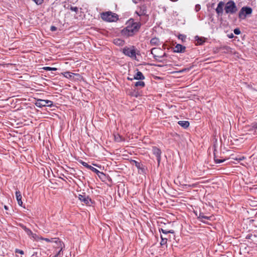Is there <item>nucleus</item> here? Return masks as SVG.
I'll use <instances>...</instances> for the list:
<instances>
[{
	"label": "nucleus",
	"instance_id": "f257e3e1",
	"mask_svg": "<svg viewBox=\"0 0 257 257\" xmlns=\"http://www.w3.org/2000/svg\"><path fill=\"white\" fill-rule=\"evenodd\" d=\"M126 27L121 30L120 34L126 38L133 37L139 31L141 24L140 22H135L133 19H130L126 23Z\"/></svg>",
	"mask_w": 257,
	"mask_h": 257
},
{
	"label": "nucleus",
	"instance_id": "f03ea898",
	"mask_svg": "<svg viewBox=\"0 0 257 257\" xmlns=\"http://www.w3.org/2000/svg\"><path fill=\"white\" fill-rule=\"evenodd\" d=\"M224 10L226 14H233L237 11V8L234 1H228L225 5Z\"/></svg>",
	"mask_w": 257,
	"mask_h": 257
},
{
	"label": "nucleus",
	"instance_id": "7ed1b4c3",
	"mask_svg": "<svg viewBox=\"0 0 257 257\" xmlns=\"http://www.w3.org/2000/svg\"><path fill=\"white\" fill-rule=\"evenodd\" d=\"M252 9L248 7H242L238 13V18L240 20H244L252 13Z\"/></svg>",
	"mask_w": 257,
	"mask_h": 257
},
{
	"label": "nucleus",
	"instance_id": "20e7f679",
	"mask_svg": "<svg viewBox=\"0 0 257 257\" xmlns=\"http://www.w3.org/2000/svg\"><path fill=\"white\" fill-rule=\"evenodd\" d=\"M101 18L102 20L109 22L116 21L118 19L117 16L111 12L102 13Z\"/></svg>",
	"mask_w": 257,
	"mask_h": 257
},
{
	"label": "nucleus",
	"instance_id": "39448f33",
	"mask_svg": "<svg viewBox=\"0 0 257 257\" xmlns=\"http://www.w3.org/2000/svg\"><path fill=\"white\" fill-rule=\"evenodd\" d=\"M122 52L125 55L130 57L133 59H136V52L134 47L133 49L125 47L123 49Z\"/></svg>",
	"mask_w": 257,
	"mask_h": 257
},
{
	"label": "nucleus",
	"instance_id": "423d86ee",
	"mask_svg": "<svg viewBox=\"0 0 257 257\" xmlns=\"http://www.w3.org/2000/svg\"><path fill=\"white\" fill-rule=\"evenodd\" d=\"M36 105L39 107L43 106H50L51 107L53 105L52 101L49 100L38 99L35 103Z\"/></svg>",
	"mask_w": 257,
	"mask_h": 257
},
{
	"label": "nucleus",
	"instance_id": "0eeeda50",
	"mask_svg": "<svg viewBox=\"0 0 257 257\" xmlns=\"http://www.w3.org/2000/svg\"><path fill=\"white\" fill-rule=\"evenodd\" d=\"M55 241V243L57 245V247L58 248H60V250L53 257H62L61 254V252L62 251L63 248L64 247V244L60 240L59 238H55L53 239Z\"/></svg>",
	"mask_w": 257,
	"mask_h": 257
},
{
	"label": "nucleus",
	"instance_id": "6e6552de",
	"mask_svg": "<svg viewBox=\"0 0 257 257\" xmlns=\"http://www.w3.org/2000/svg\"><path fill=\"white\" fill-rule=\"evenodd\" d=\"M78 198L81 202H84L87 205H90L92 203L91 199L88 197V196L86 195L85 193L79 195Z\"/></svg>",
	"mask_w": 257,
	"mask_h": 257
},
{
	"label": "nucleus",
	"instance_id": "1a4fd4ad",
	"mask_svg": "<svg viewBox=\"0 0 257 257\" xmlns=\"http://www.w3.org/2000/svg\"><path fill=\"white\" fill-rule=\"evenodd\" d=\"M152 152L154 155L157 157V162L158 165L160 164L161 159V154L162 152L160 149L157 148V147H153L152 148Z\"/></svg>",
	"mask_w": 257,
	"mask_h": 257
},
{
	"label": "nucleus",
	"instance_id": "9d476101",
	"mask_svg": "<svg viewBox=\"0 0 257 257\" xmlns=\"http://www.w3.org/2000/svg\"><path fill=\"white\" fill-rule=\"evenodd\" d=\"M161 50V49L157 48H153L151 49V53L153 55V57L157 60H159V58H162L164 57H167V54L166 53H164L163 55H156L157 51Z\"/></svg>",
	"mask_w": 257,
	"mask_h": 257
},
{
	"label": "nucleus",
	"instance_id": "9b49d317",
	"mask_svg": "<svg viewBox=\"0 0 257 257\" xmlns=\"http://www.w3.org/2000/svg\"><path fill=\"white\" fill-rule=\"evenodd\" d=\"M135 13L138 16H145L147 13V6L145 5L141 6L139 7V10L136 11Z\"/></svg>",
	"mask_w": 257,
	"mask_h": 257
},
{
	"label": "nucleus",
	"instance_id": "f8f14e48",
	"mask_svg": "<svg viewBox=\"0 0 257 257\" xmlns=\"http://www.w3.org/2000/svg\"><path fill=\"white\" fill-rule=\"evenodd\" d=\"M224 6V2L221 1L220 2L218 5L216 9H215L216 13L218 15H222L223 13V7Z\"/></svg>",
	"mask_w": 257,
	"mask_h": 257
},
{
	"label": "nucleus",
	"instance_id": "ddd939ff",
	"mask_svg": "<svg viewBox=\"0 0 257 257\" xmlns=\"http://www.w3.org/2000/svg\"><path fill=\"white\" fill-rule=\"evenodd\" d=\"M186 47L181 44H177L174 48V51L177 53H184Z\"/></svg>",
	"mask_w": 257,
	"mask_h": 257
},
{
	"label": "nucleus",
	"instance_id": "4468645a",
	"mask_svg": "<svg viewBox=\"0 0 257 257\" xmlns=\"http://www.w3.org/2000/svg\"><path fill=\"white\" fill-rule=\"evenodd\" d=\"M211 216H207L204 215L203 213H200L198 218L202 222L206 223V222L203 219L211 220Z\"/></svg>",
	"mask_w": 257,
	"mask_h": 257
},
{
	"label": "nucleus",
	"instance_id": "2eb2a0df",
	"mask_svg": "<svg viewBox=\"0 0 257 257\" xmlns=\"http://www.w3.org/2000/svg\"><path fill=\"white\" fill-rule=\"evenodd\" d=\"M16 196L18 204L20 206H22L23 202L22 201V195L21 192L19 191H16Z\"/></svg>",
	"mask_w": 257,
	"mask_h": 257
},
{
	"label": "nucleus",
	"instance_id": "dca6fc26",
	"mask_svg": "<svg viewBox=\"0 0 257 257\" xmlns=\"http://www.w3.org/2000/svg\"><path fill=\"white\" fill-rule=\"evenodd\" d=\"M133 79L142 80L145 79V76L143 75V73L141 72L138 71L134 75Z\"/></svg>",
	"mask_w": 257,
	"mask_h": 257
},
{
	"label": "nucleus",
	"instance_id": "f3484780",
	"mask_svg": "<svg viewBox=\"0 0 257 257\" xmlns=\"http://www.w3.org/2000/svg\"><path fill=\"white\" fill-rule=\"evenodd\" d=\"M150 43L152 46H159L161 44L159 39L156 37L151 39Z\"/></svg>",
	"mask_w": 257,
	"mask_h": 257
},
{
	"label": "nucleus",
	"instance_id": "a211bd4d",
	"mask_svg": "<svg viewBox=\"0 0 257 257\" xmlns=\"http://www.w3.org/2000/svg\"><path fill=\"white\" fill-rule=\"evenodd\" d=\"M178 124L184 128H187L189 126V122L188 121L180 120L178 121Z\"/></svg>",
	"mask_w": 257,
	"mask_h": 257
},
{
	"label": "nucleus",
	"instance_id": "6ab92c4d",
	"mask_svg": "<svg viewBox=\"0 0 257 257\" xmlns=\"http://www.w3.org/2000/svg\"><path fill=\"white\" fill-rule=\"evenodd\" d=\"M113 43L116 45L122 46L124 44V41H123L122 40L116 38L113 40Z\"/></svg>",
	"mask_w": 257,
	"mask_h": 257
},
{
	"label": "nucleus",
	"instance_id": "aec40b11",
	"mask_svg": "<svg viewBox=\"0 0 257 257\" xmlns=\"http://www.w3.org/2000/svg\"><path fill=\"white\" fill-rule=\"evenodd\" d=\"M133 162L138 169L142 170V171L144 170V166L142 164L135 160H133Z\"/></svg>",
	"mask_w": 257,
	"mask_h": 257
},
{
	"label": "nucleus",
	"instance_id": "412c9836",
	"mask_svg": "<svg viewBox=\"0 0 257 257\" xmlns=\"http://www.w3.org/2000/svg\"><path fill=\"white\" fill-rule=\"evenodd\" d=\"M159 231L161 232H162L164 234H167L168 233H174V230H167V229H164L163 228H160Z\"/></svg>",
	"mask_w": 257,
	"mask_h": 257
},
{
	"label": "nucleus",
	"instance_id": "4be33fe9",
	"mask_svg": "<svg viewBox=\"0 0 257 257\" xmlns=\"http://www.w3.org/2000/svg\"><path fill=\"white\" fill-rule=\"evenodd\" d=\"M76 75V74L70 72H65L63 74L64 77L69 79H72V77H73L74 75Z\"/></svg>",
	"mask_w": 257,
	"mask_h": 257
},
{
	"label": "nucleus",
	"instance_id": "5701e85b",
	"mask_svg": "<svg viewBox=\"0 0 257 257\" xmlns=\"http://www.w3.org/2000/svg\"><path fill=\"white\" fill-rule=\"evenodd\" d=\"M114 140L116 142H120L122 141H124V139L121 136H120L118 134H117L114 135Z\"/></svg>",
	"mask_w": 257,
	"mask_h": 257
},
{
	"label": "nucleus",
	"instance_id": "b1692460",
	"mask_svg": "<svg viewBox=\"0 0 257 257\" xmlns=\"http://www.w3.org/2000/svg\"><path fill=\"white\" fill-rule=\"evenodd\" d=\"M195 38L197 45H202L205 42L204 38H199L198 36H196Z\"/></svg>",
	"mask_w": 257,
	"mask_h": 257
},
{
	"label": "nucleus",
	"instance_id": "393cba45",
	"mask_svg": "<svg viewBox=\"0 0 257 257\" xmlns=\"http://www.w3.org/2000/svg\"><path fill=\"white\" fill-rule=\"evenodd\" d=\"M135 86L136 87H141V88H143V87H145V84L144 81H137L135 83Z\"/></svg>",
	"mask_w": 257,
	"mask_h": 257
},
{
	"label": "nucleus",
	"instance_id": "a878e982",
	"mask_svg": "<svg viewBox=\"0 0 257 257\" xmlns=\"http://www.w3.org/2000/svg\"><path fill=\"white\" fill-rule=\"evenodd\" d=\"M161 241L160 242V244L162 246L167 244V240L168 239V237H164L162 235H161Z\"/></svg>",
	"mask_w": 257,
	"mask_h": 257
},
{
	"label": "nucleus",
	"instance_id": "bb28decb",
	"mask_svg": "<svg viewBox=\"0 0 257 257\" xmlns=\"http://www.w3.org/2000/svg\"><path fill=\"white\" fill-rule=\"evenodd\" d=\"M89 170H90L91 171H92V172H93L94 173H96L98 175V174H103V173H101L99 171H98L97 169H96V168H94L93 167L91 166L90 165V168H88Z\"/></svg>",
	"mask_w": 257,
	"mask_h": 257
},
{
	"label": "nucleus",
	"instance_id": "cd10ccee",
	"mask_svg": "<svg viewBox=\"0 0 257 257\" xmlns=\"http://www.w3.org/2000/svg\"><path fill=\"white\" fill-rule=\"evenodd\" d=\"M44 70L47 71H56L57 70L56 68L50 67H45L43 68Z\"/></svg>",
	"mask_w": 257,
	"mask_h": 257
},
{
	"label": "nucleus",
	"instance_id": "c85d7f7f",
	"mask_svg": "<svg viewBox=\"0 0 257 257\" xmlns=\"http://www.w3.org/2000/svg\"><path fill=\"white\" fill-rule=\"evenodd\" d=\"M214 161L216 163V164H219V163H222L223 162L225 161V160L223 159V160H222V159H216V158H214Z\"/></svg>",
	"mask_w": 257,
	"mask_h": 257
},
{
	"label": "nucleus",
	"instance_id": "c756f323",
	"mask_svg": "<svg viewBox=\"0 0 257 257\" xmlns=\"http://www.w3.org/2000/svg\"><path fill=\"white\" fill-rule=\"evenodd\" d=\"M80 163L84 167L88 169L90 168V165H88L87 163L83 162L82 161H80Z\"/></svg>",
	"mask_w": 257,
	"mask_h": 257
},
{
	"label": "nucleus",
	"instance_id": "7c9ffc66",
	"mask_svg": "<svg viewBox=\"0 0 257 257\" xmlns=\"http://www.w3.org/2000/svg\"><path fill=\"white\" fill-rule=\"evenodd\" d=\"M55 238H53V239H54ZM42 240H45L47 242H55V241L54 240H52L53 238H51V239H50L48 238H41Z\"/></svg>",
	"mask_w": 257,
	"mask_h": 257
},
{
	"label": "nucleus",
	"instance_id": "2f4dec72",
	"mask_svg": "<svg viewBox=\"0 0 257 257\" xmlns=\"http://www.w3.org/2000/svg\"><path fill=\"white\" fill-rule=\"evenodd\" d=\"M191 68V67H189V68H184V69H182V70H180V72L181 73H182V72H186V71H189Z\"/></svg>",
	"mask_w": 257,
	"mask_h": 257
},
{
	"label": "nucleus",
	"instance_id": "473e14b6",
	"mask_svg": "<svg viewBox=\"0 0 257 257\" xmlns=\"http://www.w3.org/2000/svg\"><path fill=\"white\" fill-rule=\"evenodd\" d=\"M234 33L235 34V35H239L240 34V31L239 30V29L238 28H236L234 30Z\"/></svg>",
	"mask_w": 257,
	"mask_h": 257
},
{
	"label": "nucleus",
	"instance_id": "72a5a7b5",
	"mask_svg": "<svg viewBox=\"0 0 257 257\" xmlns=\"http://www.w3.org/2000/svg\"><path fill=\"white\" fill-rule=\"evenodd\" d=\"M70 10L72 11L75 12L76 13H77L78 11V8L76 7H71Z\"/></svg>",
	"mask_w": 257,
	"mask_h": 257
},
{
	"label": "nucleus",
	"instance_id": "f704fd0d",
	"mask_svg": "<svg viewBox=\"0 0 257 257\" xmlns=\"http://www.w3.org/2000/svg\"><path fill=\"white\" fill-rule=\"evenodd\" d=\"M37 5H41L43 2V0H33Z\"/></svg>",
	"mask_w": 257,
	"mask_h": 257
},
{
	"label": "nucleus",
	"instance_id": "c9c22d12",
	"mask_svg": "<svg viewBox=\"0 0 257 257\" xmlns=\"http://www.w3.org/2000/svg\"><path fill=\"white\" fill-rule=\"evenodd\" d=\"M15 252L20 253L21 254H23L24 253V252L22 250H20L19 249H16Z\"/></svg>",
	"mask_w": 257,
	"mask_h": 257
},
{
	"label": "nucleus",
	"instance_id": "e433bc0d",
	"mask_svg": "<svg viewBox=\"0 0 257 257\" xmlns=\"http://www.w3.org/2000/svg\"><path fill=\"white\" fill-rule=\"evenodd\" d=\"M25 232L29 236H31V235L32 234V233H33L32 231L29 228Z\"/></svg>",
	"mask_w": 257,
	"mask_h": 257
},
{
	"label": "nucleus",
	"instance_id": "4c0bfd02",
	"mask_svg": "<svg viewBox=\"0 0 257 257\" xmlns=\"http://www.w3.org/2000/svg\"><path fill=\"white\" fill-rule=\"evenodd\" d=\"M200 9H201V7H200V6L199 5H196L195 6V11L196 12H198L200 10Z\"/></svg>",
	"mask_w": 257,
	"mask_h": 257
},
{
	"label": "nucleus",
	"instance_id": "58836bf2",
	"mask_svg": "<svg viewBox=\"0 0 257 257\" xmlns=\"http://www.w3.org/2000/svg\"><path fill=\"white\" fill-rule=\"evenodd\" d=\"M57 29V28L54 26H51L50 27V30L52 32L56 31Z\"/></svg>",
	"mask_w": 257,
	"mask_h": 257
},
{
	"label": "nucleus",
	"instance_id": "ea45409f",
	"mask_svg": "<svg viewBox=\"0 0 257 257\" xmlns=\"http://www.w3.org/2000/svg\"><path fill=\"white\" fill-rule=\"evenodd\" d=\"M178 38L183 41L184 39H185L186 37L183 35H179Z\"/></svg>",
	"mask_w": 257,
	"mask_h": 257
},
{
	"label": "nucleus",
	"instance_id": "a19ab883",
	"mask_svg": "<svg viewBox=\"0 0 257 257\" xmlns=\"http://www.w3.org/2000/svg\"><path fill=\"white\" fill-rule=\"evenodd\" d=\"M221 49H225L227 51H229L230 50V49H231L230 47H229L228 46H224V47H222L221 48Z\"/></svg>",
	"mask_w": 257,
	"mask_h": 257
},
{
	"label": "nucleus",
	"instance_id": "79ce46f5",
	"mask_svg": "<svg viewBox=\"0 0 257 257\" xmlns=\"http://www.w3.org/2000/svg\"><path fill=\"white\" fill-rule=\"evenodd\" d=\"M232 159L234 160H237V161H241L244 159V158L243 157H239V158H232Z\"/></svg>",
	"mask_w": 257,
	"mask_h": 257
},
{
	"label": "nucleus",
	"instance_id": "37998d69",
	"mask_svg": "<svg viewBox=\"0 0 257 257\" xmlns=\"http://www.w3.org/2000/svg\"><path fill=\"white\" fill-rule=\"evenodd\" d=\"M31 236L33 238L35 239H36L37 237V235L35 233H32V234L31 235Z\"/></svg>",
	"mask_w": 257,
	"mask_h": 257
},
{
	"label": "nucleus",
	"instance_id": "c03bdc74",
	"mask_svg": "<svg viewBox=\"0 0 257 257\" xmlns=\"http://www.w3.org/2000/svg\"><path fill=\"white\" fill-rule=\"evenodd\" d=\"M21 227L25 231L28 229L26 226L24 225H22Z\"/></svg>",
	"mask_w": 257,
	"mask_h": 257
},
{
	"label": "nucleus",
	"instance_id": "a18cd8bd",
	"mask_svg": "<svg viewBox=\"0 0 257 257\" xmlns=\"http://www.w3.org/2000/svg\"><path fill=\"white\" fill-rule=\"evenodd\" d=\"M21 227L25 231L28 229L26 226L24 225H22Z\"/></svg>",
	"mask_w": 257,
	"mask_h": 257
},
{
	"label": "nucleus",
	"instance_id": "49530a36",
	"mask_svg": "<svg viewBox=\"0 0 257 257\" xmlns=\"http://www.w3.org/2000/svg\"><path fill=\"white\" fill-rule=\"evenodd\" d=\"M218 51H219V50L218 48H216L213 50V52L214 54L217 53L218 52Z\"/></svg>",
	"mask_w": 257,
	"mask_h": 257
},
{
	"label": "nucleus",
	"instance_id": "de8ad7c7",
	"mask_svg": "<svg viewBox=\"0 0 257 257\" xmlns=\"http://www.w3.org/2000/svg\"><path fill=\"white\" fill-rule=\"evenodd\" d=\"M4 208L5 210H8L9 209V207L7 205H4Z\"/></svg>",
	"mask_w": 257,
	"mask_h": 257
},
{
	"label": "nucleus",
	"instance_id": "09e8293b",
	"mask_svg": "<svg viewBox=\"0 0 257 257\" xmlns=\"http://www.w3.org/2000/svg\"><path fill=\"white\" fill-rule=\"evenodd\" d=\"M228 37L230 38H232L233 37V35L232 34H231V35L228 36Z\"/></svg>",
	"mask_w": 257,
	"mask_h": 257
},
{
	"label": "nucleus",
	"instance_id": "8fccbe9b",
	"mask_svg": "<svg viewBox=\"0 0 257 257\" xmlns=\"http://www.w3.org/2000/svg\"><path fill=\"white\" fill-rule=\"evenodd\" d=\"M128 79L131 80H133V79H133V78H128Z\"/></svg>",
	"mask_w": 257,
	"mask_h": 257
}]
</instances>
